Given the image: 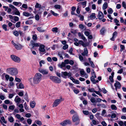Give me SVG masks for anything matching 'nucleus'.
Here are the masks:
<instances>
[{
    "instance_id": "9d476101",
    "label": "nucleus",
    "mask_w": 126,
    "mask_h": 126,
    "mask_svg": "<svg viewBox=\"0 0 126 126\" xmlns=\"http://www.w3.org/2000/svg\"><path fill=\"white\" fill-rule=\"evenodd\" d=\"M31 43L32 46V47H38L40 45V44L39 43H34V42L32 41L31 42Z\"/></svg>"
},
{
    "instance_id": "0eeeda50",
    "label": "nucleus",
    "mask_w": 126,
    "mask_h": 126,
    "mask_svg": "<svg viewBox=\"0 0 126 126\" xmlns=\"http://www.w3.org/2000/svg\"><path fill=\"white\" fill-rule=\"evenodd\" d=\"M11 57L12 59L16 62L19 63L20 61V59L18 57L14 55H12Z\"/></svg>"
},
{
    "instance_id": "c85d7f7f",
    "label": "nucleus",
    "mask_w": 126,
    "mask_h": 126,
    "mask_svg": "<svg viewBox=\"0 0 126 126\" xmlns=\"http://www.w3.org/2000/svg\"><path fill=\"white\" fill-rule=\"evenodd\" d=\"M8 120L11 123L13 122L14 121V119L12 116H10L8 118Z\"/></svg>"
},
{
    "instance_id": "5701e85b",
    "label": "nucleus",
    "mask_w": 126,
    "mask_h": 126,
    "mask_svg": "<svg viewBox=\"0 0 126 126\" xmlns=\"http://www.w3.org/2000/svg\"><path fill=\"white\" fill-rule=\"evenodd\" d=\"M89 91L90 92H95L96 94H98V92L94 90V88H89L88 89Z\"/></svg>"
},
{
    "instance_id": "864d4df0",
    "label": "nucleus",
    "mask_w": 126,
    "mask_h": 126,
    "mask_svg": "<svg viewBox=\"0 0 126 126\" xmlns=\"http://www.w3.org/2000/svg\"><path fill=\"white\" fill-rule=\"evenodd\" d=\"M35 19L37 20H39V16L38 14L36 15L35 16Z\"/></svg>"
},
{
    "instance_id": "412c9836",
    "label": "nucleus",
    "mask_w": 126,
    "mask_h": 126,
    "mask_svg": "<svg viewBox=\"0 0 126 126\" xmlns=\"http://www.w3.org/2000/svg\"><path fill=\"white\" fill-rule=\"evenodd\" d=\"M30 105L31 107L33 108L35 107V103L34 101H30Z\"/></svg>"
},
{
    "instance_id": "4be33fe9",
    "label": "nucleus",
    "mask_w": 126,
    "mask_h": 126,
    "mask_svg": "<svg viewBox=\"0 0 126 126\" xmlns=\"http://www.w3.org/2000/svg\"><path fill=\"white\" fill-rule=\"evenodd\" d=\"M65 63L64 62H62L61 64H59L58 65L59 67L61 68H63V67H65Z\"/></svg>"
},
{
    "instance_id": "2f4dec72",
    "label": "nucleus",
    "mask_w": 126,
    "mask_h": 126,
    "mask_svg": "<svg viewBox=\"0 0 126 126\" xmlns=\"http://www.w3.org/2000/svg\"><path fill=\"white\" fill-rule=\"evenodd\" d=\"M111 109L113 110H116L117 109L116 107L114 105H111L110 106Z\"/></svg>"
},
{
    "instance_id": "49530a36",
    "label": "nucleus",
    "mask_w": 126,
    "mask_h": 126,
    "mask_svg": "<svg viewBox=\"0 0 126 126\" xmlns=\"http://www.w3.org/2000/svg\"><path fill=\"white\" fill-rule=\"evenodd\" d=\"M13 34L15 36H18L19 35V32H18L16 31H15L13 32Z\"/></svg>"
},
{
    "instance_id": "de8ad7c7",
    "label": "nucleus",
    "mask_w": 126,
    "mask_h": 126,
    "mask_svg": "<svg viewBox=\"0 0 126 126\" xmlns=\"http://www.w3.org/2000/svg\"><path fill=\"white\" fill-rule=\"evenodd\" d=\"M97 87L99 91H97V92H98V94H100V92H101L102 90V89H100L98 86H97Z\"/></svg>"
},
{
    "instance_id": "20e7f679",
    "label": "nucleus",
    "mask_w": 126,
    "mask_h": 126,
    "mask_svg": "<svg viewBox=\"0 0 126 126\" xmlns=\"http://www.w3.org/2000/svg\"><path fill=\"white\" fill-rule=\"evenodd\" d=\"M50 79L53 82L58 83H60L61 82V80L57 77L54 76H50Z\"/></svg>"
},
{
    "instance_id": "13d9d810",
    "label": "nucleus",
    "mask_w": 126,
    "mask_h": 126,
    "mask_svg": "<svg viewBox=\"0 0 126 126\" xmlns=\"http://www.w3.org/2000/svg\"><path fill=\"white\" fill-rule=\"evenodd\" d=\"M113 12L112 9L111 8H110L108 10V12L110 14H111Z\"/></svg>"
},
{
    "instance_id": "39448f33",
    "label": "nucleus",
    "mask_w": 126,
    "mask_h": 126,
    "mask_svg": "<svg viewBox=\"0 0 126 126\" xmlns=\"http://www.w3.org/2000/svg\"><path fill=\"white\" fill-rule=\"evenodd\" d=\"M64 100V99L62 98L55 100L53 103L52 107H57L62 101H63Z\"/></svg>"
},
{
    "instance_id": "4468645a",
    "label": "nucleus",
    "mask_w": 126,
    "mask_h": 126,
    "mask_svg": "<svg viewBox=\"0 0 126 126\" xmlns=\"http://www.w3.org/2000/svg\"><path fill=\"white\" fill-rule=\"evenodd\" d=\"M106 30L105 27H103L100 30V34L103 36L105 35Z\"/></svg>"
},
{
    "instance_id": "aec40b11",
    "label": "nucleus",
    "mask_w": 126,
    "mask_h": 126,
    "mask_svg": "<svg viewBox=\"0 0 126 126\" xmlns=\"http://www.w3.org/2000/svg\"><path fill=\"white\" fill-rule=\"evenodd\" d=\"M94 78H92V77H91L90 79L91 81L93 82V84H95L96 83H97L98 82V80H96L94 79Z\"/></svg>"
},
{
    "instance_id": "9b49d317",
    "label": "nucleus",
    "mask_w": 126,
    "mask_h": 126,
    "mask_svg": "<svg viewBox=\"0 0 126 126\" xmlns=\"http://www.w3.org/2000/svg\"><path fill=\"white\" fill-rule=\"evenodd\" d=\"M114 86L115 87L116 90L117 89H120L121 87V84L120 83L117 81H116V83L114 84Z\"/></svg>"
},
{
    "instance_id": "8fccbe9b",
    "label": "nucleus",
    "mask_w": 126,
    "mask_h": 126,
    "mask_svg": "<svg viewBox=\"0 0 126 126\" xmlns=\"http://www.w3.org/2000/svg\"><path fill=\"white\" fill-rule=\"evenodd\" d=\"M54 7L56 9H60L61 6L60 5H56L54 6Z\"/></svg>"
},
{
    "instance_id": "4c0bfd02",
    "label": "nucleus",
    "mask_w": 126,
    "mask_h": 126,
    "mask_svg": "<svg viewBox=\"0 0 126 126\" xmlns=\"http://www.w3.org/2000/svg\"><path fill=\"white\" fill-rule=\"evenodd\" d=\"M35 123L39 125H41L42 124V123L41 121L39 120L35 121Z\"/></svg>"
},
{
    "instance_id": "bb28decb",
    "label": "nucleus",
    "mask_w": 126,
    "mask_h": 126,
    "mask_svg": "<svg viewBox=\"0 0 126 126\" xmlns=\"http://www.w3.org/2000/svg\"><path fill=\"white\" fill-rule=\"evenodd\" d=\"M9 7L13 9L14 12L17 11V9L16 7L12 5L9 4Z\"/></svg>"
},
{
    "instance_id": "680f3d73",
    "label": "nucleus",
    "mask_w": 126,
    "mask_h": 126,
    "mask_svg": "<svg viewBox=\"0 0 126 126\" xmlns=\"http://www.w3.org/2000/svg\"><path fill=\"white\" fill-rule=\"evenodd\" d=\"M2 26L3 29L5 30V31H7V26L6 25L4 24L2 25Z\"/></svg>"
},
{
    "instance_id": "f8f14e48",
    "label": "nucleus",
    "mask_w": 126,
    "mask_h": 126,
    "mask_svg": "<svg viewBox=\"0 0 126 126\" xmlns=\"http://www.w3.org/2000/svg\"><path fill=\"white\" fill-rule=\"evenodd\" d=\"M98 17L99 19H101L104 17V15L102 13L99 11L98 12Z\"/></svg>"
},
{
    "instance_id": "09e8293b",
    "label": "nucleus",
    "mask_w": 126,
    "mask_h": 126,
    "mask_svg": "<svg viewBox=\"0 0 126 126\" xmlns=\"http://www.w3.org/2000/svg\"><path fill=\"white\" fill-rule=\"evenodd\" d=\"M83 114L86 115H88L89 114V112L87 110H83Z\"/></svg>"
},
{
    "instance_id": "0e129e2a",
    "label": "nucleus",
    "mask_w": 126,
    "mask_h": 126,
    "mask_svg": "<svg viewBox=\"0 0 126 126\" xmlns=\"http://www.w3.org/2000/svg\"><path fill=\"white\" fill-rule=\"evenodd\" d=\"M79 58L80 60L82 62L83 61V57L81 55H79Z\"/></svg>"
},
{
    "instance_id": "bf43d9fd",
    "label": "nucleus",
    "mask_w": 126,
    "mask_h": 126,
    "mask_svg": "<svg viewBox=\"0 0 126 126\" xmlns=\"http://www.w3.org/2000/svg\"><path fill=\"white\" fill-rule=\"evenodd\" d=\"M80 74L81 75H84L86 73H85L83 69H82V70L80 71Z\"/></svg>"
},
{
    "instance_id": "f03ea898",
    "label": "nucleus",
    "mask_w": 126,
    "mask_h": 126,
    "mask_svg": "<svg viewBox=\"0 0 126 126\" xmlns=\"http://www.w3.org/2000/svg\"><path fill=\"white\" fill-rule=\"evenodd\" d=\"M6 71L7 73L12 75H16L18 73L17 70L16 68L14 67L8 68L6 69Z\"/></svg>"
},
{
    "instance_id": "6e6552de",
    "label": "nucleus",
    "mask_w": 126,
    "mask_h": 126,
    "mask_svg": "<svg viewBox=\"0 0 126 126\" xmlns=\"http://www.w3.org/2000/svg\"><path fill=\"white\" fill-rule=\"evenodd\" d=\"M12 43L17 49L20 50L22 48V46L20 44H16L13 41H12Z\"/></svg>"
},
{
    "instance_id": "dca6fc26",
    "label": "nucleus",
    "mask_w": 126,
    "mask_h": 126,
    "mask_svg": "<svg viewBox=\"0 0 126 126\" xmlns=\"http://www.w3.org/2000/svg\"><path fill=\"white\" fill-rule=\"evenodd\" d=\"M88 53V51L87 48H85L84 49V52L81 53V54L83 56H87Z\"/></svg>"
},
{
    "instance_id": "c03bdc74",
    "label": "nucleus",
    "mask_w": 126,
    "mask_h": 126,
    "mask_svg": "<svg viewBox=\"0 0 126 126\" xmlns=\"http://www.w3.org/2000/svg\"><path fill=\"white\" fill-rule=\"evenodd\" d=\"M23 15L26 16H30V14L25 12H23Z\"/></svg>"
},
{
    "instance_id": "c9c22d12",
    "label": "nucleus",
    "mask_w": 126,
    "mask_h": 126,
    "mask_svg": "<svg viewBox=\"0 0 126 126\" xmlns=\"http://www.w3.org/2000/svg\"><path fill=\"white\" fill-rule=\"evenodd\" d=\"M50 12L54 16H56L59 15L58 14L55 13V12L52 10H51L50 11Z\"/></svg>"
},
{
    "instance_id": "a878e982",
    "label": "nucleus",
    "mask_w": 126,
    "mask_h": 126,
    "mask_svg": "<svg viewBox=\"0 0 126 126\" xmlns=\"http://www.w3.org/2000/svg\"><path fill=\"white\" fill-rule=\"evenodd\" d=\"M21 99H20L19 97L18 96V95H17L15 99V101L16 102H19L20 101Z\"/></svg>"
},
{
    "instance_id": "052dcab7",
    "label": "nucleus",
    "mask_w": 126,
    "mask_h": 126,
    "mask_svg": "<svg viewBox=\"0 0 126 126\" xmlns=\"http://www.w3.org/2000/svg\"><path fill=\"white\" fill-rule=\"evenodd\" d=\"M70 113L72 114H77L76 112L73 110H72L70 111Z\"/></svg>"
},
{
    "instance_id": "cd10ccee",
    "label": "nucleus",
    "mask_w": 126,
    "mask_h": 126,
    "mask_svg": "<svg viewBox=\"0 0 126 126\" xmlns=\"http://www.w3.org/2000/svg\"><path fill=\"white\" fill-rule=\"evenodd\" d=\"M37 30L39 32H44L45 31L43 30L42 27H39L37 28Z\"/></svg>"
},
{
    "instance_id": "338daca9",
    "label": "nucleus",
    "mask_w": 126,
    "mask_h": 126,
    "mask_svg": "<svg viewBox=\"0 0 126 126\" xmlns=\"http://www.w3.org/2000/svg\"><path fill=\"white\" fill-rule=\"evenodd\" d=\"M113 78V77H111V76H109V79L110 80V81L112 82H113L114 81Z\"/></svg>"
},
{
    "instance_id": "58836bf2",
    "label": "nucleus",
    "mask_w": 126,
    "mask_h": 126,
    "mask_svg": "<svg viewBox=\"0 0 126 126\" xmlns=\"http://www.w3.org/2000/svg\"><path fill=\"white\" fill-rule=\"evenodd\" d=\"M90 100L91 102L92 103H94L96 102L95 98L93 97H91L90 98Z\"/></svg>"
},
{
    "instance_id": "6e6d98bb",
    "label": "nucleus",
    "mask_w": 126,
    "mask_h": 126,
    "mask_svg": "<svg viewBox=\"0 0 126 126\" xmlns=\"http://www.w3.org/2000/svg\"><path fill=\"white\" fill-rule=\"evenodd\" d=\"M68 45L67 44H65L64 45L63 47V49L64 50H66L68 48Z\"/></svg>"
},
{
    "instance_id": "a18cd8bd",
    "label": "nucleus",
    "mask_w": 126,
    "mask_h": 126,
    "mask_svg": "<svg viewBox=\"0 0 126 126\" xmlns=\"http://www.w3.org/2000/svg\"><path fill=\"white\" fill-rule=\"evenodd\" d=\"M15 108V106L14 105L10 106L9 107V109L11 110H13Z\"/></svg>"
},
{
    "instance_id": "69168bd1",
    "label": "nucleus",
    "mask_w": 126,
    "mask_h": 126,
    "mask_svg": "<svg viewBox=\"0 0 126 126\" xmlns=\"http://www.w3.org/2000/svg\"><path fill=\"white\" fill-rule=\"evenodd\" d=\"M73 91L76 94H78L79 92V90L77 89H74L73 90Z\"/></svg>"
},
{
    "instance_id": "774afa93",
    "label": "nucleus",
    "mask_w": 126,
    "mask_h": 126,
    "mask_svg": "<svg viewBox=\"0 0 126 126\" xmlns=\"http://www.w3.org/2000/svg\"><path fill=\"white\" fill-rule=\"evenodd\" d=\"M101 124L103 126H106L107 124L105 121H103L101 123Z\"/></svg>"
},
{
    "instance_id": "1a4fd4ad",
    "label": "nucleus",
    "mask_w": 126,
    "mask_h": 126,
    "mask_svg": "<svg viewBox=\"0 0 126 126\" xmlns=\"http://www.w3.org/2000/svg\"><path fill=\"white\" fill-rule=\"evenodd\" d=\"M71 123L70 121L68 120H66L60 123V125L63 126H65L68 124Z\"/></svg>"
},
{
    "instance_id": "7c9ffc66",
    "label": "nucleus",
    "mask_w": 126,
    "mask_h": 126,
    "mask_svg": "<svg viewBox=\"0 0 126 126\" xmlns=\"http://www.w3.org/2000/svg\"><path fill=\"white\" fill-rule=\"evenodd\" d=\"M79 44H81L84 47L86 46V45L82 41L79 40Z\"/></svg>"
},
{
    "instance_id": "3c124183",
    "label": "nucleus",
    "mask_w": 126,
    "mask_h": 126,
    "mask_svg": "<svg viewBox=\"0 0 126 126\" xmlns=\"http://www.w3.org/2000/svg\"><path fill=\"white\" fill-rule=\"evenodd\" d=\"M24 107L25 109L26 110H28V107L27 106V103L26 102H25L24 105Z\"/></svg>"
},
{
    "instance_id": "ddd939ff",
    "label": "nucleus",
    "mask_w": 126,
    "mask_h": 126,
    "mask_svg": "<svg viewBox=\"0 0 126 126\" xmlns=\"http://www.w3.org/2000/svg\"><path fill=\"white\" fill-rule=\"evenodd\" d=\"M45 46L43 45H40L39 46V51L42 52H44L45 51V49H44Z\"/></svg>"
},
{
    "instance_id": "473e14b6",
    "label": "nucleus",
    "mask_w": 126,
    "mask_h": 126,
    "mask_svg": "<svg viewBox=\"0 0 126 126\" xmlns=\"http://www.w3.org/2000/svg\"><path fill=\"white\" fill-rule=\"evenodd\" d=\"M41 6V5L40 4H39L38 3H37L35 6V7L36 8H40L39 10H40L41 9L40 8Z\"/></svg>"
},
{
    "instance_id": "603ef678",
    "label": "nucleus",
    "mask_w": 126,
    "mask_h": 126,
    "mask_svg": "<svg viewBox=\"0 0 126 126\" xmlns=\"http://www.w3.org/2000/svg\"><path fill=\"white\" fill-rule=\"evenodd\" d=\"M32 120L30 119H27V122L29 125H31L32 122Z\"/></svg>"
},
{
    "instance_id": "37998d69",
    "label": "nucleus",
    "mask_w": 126,
    "mask_h": 126,
    "mask_svg": "<svg viewBox=\"0 0 126 126\" xmlns=\"http://www.w3.org/2000/svg\"><path fill=\"white\" fill-rule=\"evenodd\" d=\"M32 38L34 40H36L37 39V35L36 34L33 35L32 36Z\"/></svg>"
},
{
    "instance_id": "c756f323",
    "label": "nucleus",
    "mask_w": 126,
    "mask_h": 126,
    "mask_svg": "<svg viewBox=\"0 0 126 126\" xmlns=\"http://www.w3.org/2000/svg\"><path fill=\"white\" fill-rule=\"evenodd\" d=\"M93 124L95 125H96L99 124V122L98 121H97L94 120H92Z\"/></svg>"
},
{
    "instance_id": "6ab92c4d",
    "label": "nucleus",
    "mask_w": 126,
    "mask_h": 126,
    "mask_svg": "<svg viewBox=\"0 0 126 126\" xmlns=\"http://www.w3.org/2000/svg\"><path fill=\"white\" fill-rule=\"evenodd\" d=\"M13 19L15 21H12V20H11V21L12 22L14 23H16V22L18 21L19 20V18L17 16H14Z\"/></svg>"
},
{
    "instance_id": "a211bd4d",
    "label": "nucleus",
    "mask_w": 126,
    "mask_h": 126,
    "mask_svg": "<svg viewBox=\"0 0 126 126\" xmlns=\"http://www.w3.org/2000/svg\"><path fill=\"white\" fill-rule=\"evenodd\" d=\"M89 17L91 20H93L95 19L96 17L95 16V14L94 13H92L90 15Z\"/></svg>"
},
{
    "instance_id": "79ce46f5",
    "label": "nucleus",
    "mask_w": 126,
    "mask_h": 126,
    "mask_svg": "<svg viewBox=\"0 0 126 126\" xmlns=\"http://www.w3.org/2000/svg\"><path fill=\"white\" fill-rule=\"evenodd\" d=\"M21 22L20 21L18 22L16 24V26L17 28L19 27L20 25Z\"/></svg>"
},
{
    "instance_id": "ea45409f",
    "label": "nucleus",
    "mask_w": 126,
    "mask_h": 126,
    "mask_svg": "<svg viewBox=\"0 0 126 126\" xmlns=\"http://www.w3.org/2000/svg\"><path fill=\"white\" fill-rule=\"evenodd\" d=\"M1 120L2 122L3 123H4L5 124H6L7 123V122L6 121H5V118L3 116L1 117Z\"/></svg>"
},
{
    "instance_id": "72a5a7b5",
    "label": "nucleus",
    "mask_w": 126,
    "mask_h": 126,
    "mask_svg": "<svg viewBox=\"0 0 126 126\" xmlns=\"http://www.w3.org/2000/svg\"><path fill=\"white\" fill-rule=\"evenodd\" d=\"M120 125V126H124V123L123 122L121 121H118L117 122Z\"/></svg>"
},
{
    "instance_id": "393cba45",
    "label": "nucleus",
    "mask_w": 126,
    "mask_h": 126,
    "mask_svg": "<svg viewBox=\"0 0 126 126\" xmlns=\"http://www.w3.org/2000/svg\"><path fill=\"white\" fill-rule=\"evenodd\" d=\"M13 4L15 6H18L19 7L20 6L22 5V3L20 2H14Z\"/></svg>"
},
{
    "instance_id": "e2e57ef3",
    "label": "nucleus",
    "mask_w": 126,
    "mask_h": 126,
    "mask_svg": "<svg viewBox=\"0 0 126 126\" xmlns=\"http://www.w3.org/2000/svg\"><path fill=\"white\" fill-rule=\"evenodd\" d=\"M106 113V110H105L104 109L102 111L101 115L102 116H104L105 114Z\"/></svg>"
},
{
    "instance_id": "f704fd0d",
    "label": "nucleus",
    "mask_w": 126,
    "mask_h": 126,
    "mask_svg": "<svg viewBox=\"0 0 126 126\" xmlns=\"http://www.w3.org/2000/svg\"><path fill=\"white\" fill-rule=\"evenodd\" d=\"M58 28L57 27L54 28L52 29V31L55 33L58 32Z\"/></svg>"
},
{
    "instance_id": "f3484780",
    "label": "nucleus",
    "mask_w": 126,
    "mask_h": 126,
    "mask_svg": "<svg viewBox=\"0 0 126 126\" xmlns=\"http://www.w3.org/2000/svg\"><path fill=\"white\" fill-rule=\"evenodd\" d=\"M19 84V83H17L16 84L17 88L22 89L24 88V86L22 84L20 83Z\"/></svg>"
},
{
    "instance_id": "b1692460",
    "label": "nucleus",
    "mask_w": 126,
    "mask_h": 126,
    "mask_svg": "<svg viewBox=\"0 0 126 126\" xmlns=\"http://www.w3.org/2000/svg\"><path fill=\"white\" fill-rule=\"evenodd\" d=\"M108 5L107 2H104L102 8L103 10L106 9L108 7Z\"/></svg>"
},
{
    "instance_id": "4d7b16f0",
    "label": "nucleus",
    "mask_w": 126,
    "mask_h": 126,
    "mask_svg": "<svg viewBox=\"0 0 126 126\" xmlns=\"http://www.w3.org/2000/svg\"><path fill=\"white\" fill-rule=\"evenodd\" d=\"M5 80L7 81H8L10 78V77L9 75H6L5 76Z\"/></svg>"
},
{
    "instance_id": "f257e3e1",
    "label": "nucleus",
    "mask_w": 126,
    "mask_h": 126,
    "mask_svg": "<svg viewBox=\"0 0 126 126\" xmlns=\"http://www.w3.org/2000/svg\"><path fill=\"white\" fill-rule=\"evenodd\" d=\"M42 76L40 73H37L35 75L33 78V82L34 84L39 83L41 81Z\"/></svg>"
},
{
    "instance_id": "2eb2a0df",
    "label": "nucleus",
    "mask_w": 126,
    "mask_h": 126,
    "mask_svg": "<svg viewBox=\"0 0 126 126\" xmlns=\"http://www.w3.org/2000/svg\"><path fill=\"white\" fill-rule=\"evenodd\" d=\"M39 71L44 74H47L48 73V72L46 70L43 69H39Z\"/></svg>"
},
{
    "instance_id": "5fc2aeb1",
    "label": "nucleus",
    "mask_w": 126,
    "mask_h": 126,
    "mask_svg": "<svg viewBox=\"0 0 126 126\" xmlns=\"http://www.w3.org/2000/svg\"><path fill=\"white\" fill-rule=\"evenodd\" d=\"M120 51L121 52L125 48V47L124 46L121 45H120Z\"/></svg>"
},
{
    "instance_id": "423d86ee",
    "label": "nucleus",
    "mask_w": 126,
    "mask_h": 126,
    "mask_svg": "<svg viewBox=\"0 0 126 126\" xmlns=\"http://www.w3.org/2000/svg\"><path fill=\"white\" fill-rule=\"evenodd\" d=\"M72 120L73 122H75L77 121L78 122L75 124L76 125H77L79 123V117L77 114H75L73 116Z\"/></svg>"
},
{
    "instance_id": "e433bc0d",
    "label": "nucleus",
    "mask_w": 126,
    "mask_h": 126,
    "mask_svg": "<svg viewBox=\"0 0 126 126\" xmlns=\"http://www.w3.org/2000/svg\"><path fill=\"white\" fill-rule=\"evenodd\" d=\"M63 53L62 52H59L58 53V55L60 57V58L61 59H63Z\"/></svg>"
},
{
    "instance_id": "7ed1b4c3",
    "label": "nucleus",
    "mask_w": 126,
    "mask_h": 126,
    "mask_svg": "<svg viewBox=\"0 0 126 126\" xmlns=\"http://www.w3.org/2000/svg\"><path fill=\"white\" fill-rule=\"evenodd\" d=\"M57 75L59 77L62 76L64 78L66 79L67 78V76H68V77H71V74L70 72L67 73L66 72H61V75L60 73L58 72L56 73Z\"/></svg>"
},
{
    "instance_id": "a19ab883",
    "label": "nucleus",
    "mask_w": 126,
    "mask_h": 126,
    "mask_svg": "<svg viewBox=\"0 0 126 126\" xmlns=\"http://www.w3.org/2000/svg\"><path fill=\"white\" fill-rule=\"evenodd\" d=\"M78 17L80 18V20L81 21H83L84 20V16L81 15H78L77 16Z\"/></svg>"
}]
</instances>
